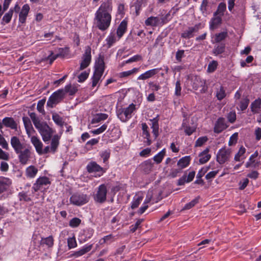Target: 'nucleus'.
Wrapping results in <instances>:
<instances>
[{
	"label": "nucleus",
	"mask_w": 261,
	"mask_h": 261,
	"mask_svg": "<svg viewBox=\"0 0 261 261\" xmlns=\"http://www.w3.org/2000/svg\"><path fill=\"white\" fill-rule=\"evenodd\" d=\"M112 10L111 0H105L95 13L94 20L96 26L101 31L106 30L111 21Z\"/></svg>",
	"instance_id": "nucleus-1"
},
{
	"label": "nucleus",
	"mask_w": 261,
	"mask_h": 261,
	"mask_svg": "<svg viewBox=\"0 0 261 261\" xmlns=\"http://www.w3.org/2000/svg\"><path fill=\"white\" fill-rule=\"evenodd\" d=\"M60 140V136L57 134L54 135L51 140L50 146H47L43 149V144L38 137L33 136L31 138V141L34 146L37 152L40 155L49 152L55 153L59 147Z\"/></svg>",
	"instance_id": "nucleus-2"
},
{
	"label": "nucleus",
	"mask_w": 261,
	"mask_h": 261,
	"mask_svg": "<svg viewBox=\"0 0 261 261\" xmlns=\"http://www.w3.org/2000/svg\"><path fill=\"white\" fill-rule=\"evenodd\" d=\"M29 116L35 127L38 129L42 136L43 141L44 142H46L49 140H51L54 136H53L54 133L53 129L49 126L46 122L41 121L35 113H30Z\"/></svg>",
	"instance_id": "nucleus-3"
},
{
	"label": "nucleus",
	"mask_w": 261,
	"mask_h": 261,
	"mask_svg": "<svg viewBox=\"0 0 261 261\" xmlns=\"http://www.w3.org/2000/svg\"><path fill=\"white\" fill-rule=\"evenodd\" d=\"M105 70V62L103 59L99 57L97 63L95 65V69L92 77L93 87H95L98 83Z\"/></svg>",
	"instance_id": "nucleus-4"
},
{
	"label": "nucleus",
	"mask_w": 261,
	"mask_h": 261,
	"mask_svg": "<svg viewBox=\"0 0 261 261\" xmlns=\"http://www.w3.org/2000/svg\"><path fill=\"white\" fill-rule=\"evenodd\" d=\"M65 91L63 89H59L55 92L49 97L47 102V106L53 108L56 105L60 102L64 98Z\"/></svg>",
	"instance_id": "nucleus-5"
},
{
	"label": "nucleus",
	"mask_w": 261,
	"mask_h": 261,
	"mask_svg": "<svg viewBox=\"0 0 261 261\" xmlns=\"http://www.w3.org/2000/svg\"><path fill=\"white\" fill-rule=\"evenodd\" d=\"M135 110V105L132 103L125 110H119L117 116L122 121L126 122L131 117V115Z\"/></svg>",
	"instance_id": "nucleus-6"
},
{
	"label": "nucleus",
	"mask_w": 261,
	"mask_h": 261,
	"mask_svg": "<svg viewBox=\"0 0 261 261\" xmlns=\"http://www.w3.org/2000/svg\"><path fill=\"white\" fill-rule=\"evenodd\" d=\"M192 86L195 90H199L201 93H204L207 90L205 81L198 76H195L192 79Z\"/></svg>",
	"instance_id": "nucleus-7"
},
{
	"label": "nucleus",
	"mask_w": 261,
	"mask_h": 261,
	"mask_svg": "<svg viewBox=\"0 0 261 261\" xmlns=\"http://www.w3.org/2000/svg\"><path fill=\"white\" fill-rule=\"evenodd\" d=\"M231 152L230 149H227L225 147L221 148L217 154V161L220 164L225 163L228 161Z\"/></svg>",
	"instance_id": "nucleus-8"
},
{
	"label": "nucleus",
	"mask_w": 261,
	"mask_h": 261,
	"mask_svg": "<svg viewBox=\"0 0 261 261\" xmlns=\"http://www.w3.org/2000/svg\"><path fill=\"white\" fill-rule=\"evenodd\" d=\"M89 199L86 194H75L70 197V200L73 204L80 206L87 203Z\"/></svg>",
	"instance_id": "nucleus-9"
},
{
	"label": "nucleus",
	"mask_w": 261,
	"mask_h": 261,
	"mask_svg": "<svg viewBox=\"0 0 261 261\" xmlns=\"http://www.w3.org/2000/svg\"><path fill=\"white\" fill-rule=\"evenodd\" d=\"M91 48L90 46L86 47L85 53L82 57V60L80 64V70H83L87 68L90 63L91 60Z\"/></svg>",
	"instance_id": "nucleus-10"
},
{
	"label": "nucleus",
	"mask_w": 261,
	"mask_h": 261,
	"mask_svg": "<svg viewBox=\"0 0 261 261\" xmlns=\"http://www.w3.org/2000/svg\"><path fill=\"white\" fill-rule=\"evenodd\" d=\"M18 154V160L21 164L26 165L31 158V151L30 149L24 148L16 152Z\"/></svg>",
	"instance_id": "nucleus-11"
},
{
	"label": "nucleus",
	"mask_w": 261,
	"mask_h": 261,
	"mask_svg": "<svg viewBox=\"0 0 261 261\" xmlns=\"http://www.w3.org/2000/svg\"><path fill=\"white\" fill-rule=\"evenodd\" d=\"M201 28V23L196 24L193 27H189L181 34V37L185 39L192 38L194 36V34L197 33Z\"/></svg>",
	"instance_id": "nucleus-12"
},
{
	"label": "nucleus",
	"mask_w": 261,
	"mask_h": 261,
	"mask_svg": "<svg viewBox=\"0 0 261 261\" xmlns=\"http://www.w3.org/2000/svg\"><path fill=\"white\" fill-rule=\"evenodd\" d=\"M107 190L105 185H100L97 191V192L94 197V200L98 203H102L106 200V196Z\"/></svg>",
	"instance_id": "nucleus-13"
},
{
	"label": "nucleus",
	"mask_w": 261,
	"mask_h": 261,
	"mask_svg": "<svg viewBox=\"0 0 261 261\" xmlns=\"http://www.w3.org/2000/svg\"><path fill=\"white\" fill-rule=\"evenodd\" d=\"M228 127V125L225 122V120L224 118L220 117L216 121L215 127L214 132L217 134L220 133L223 130L225 129Z\"/></svg>",
	"instance_id": "nucleus-14"
},
{
	"label": "nucleus",
	"mask_w": 261,
	"mask_h": 261,
	"mask_svg": "<svg viewBox=\"0 0 261 261\" xmlns=\"http://www.w3.org/2000/svg\"><path fill=\"white\" fill-rule=\"evenodd\" d=\"M10 143L15 152L19 151L21 149H23L24 148L23 144L21 143L20 139L17 136L11 137Z\"/></svg>",
	"instance_id": "nucleus-15"
},
{
	"label": "nucleus",
	"mask_w": 261,
	"mask_h": 261,
	"mask_svg": "<svg viewBox=\"0 0 261 261\" xmlns=\"http://www.w3.org/2000/svg\"><path fill=\"white\" fill-rule=\"evenodd\" d=\"M49 184H50V181L48 178L46 177H40L34 184L33 188L35 191H37L40 189L42 186L47 185Z\"/></svg>",
	"instance_id": "nucleus-16"
},
{
	"label": "nucleus",
	"mask_w": 261,
	"mask_h": 261,
	"mask_svg": "<svg viewBox=\"0 0 261 261\" xmlns=\"http://www.w3.org/2000/svg\"><path fill=\"white\" fill-rule=\"evenodd\" d=\"M87 170L89 173L93 172H103V168L95 162H90L87 166Z\"/></svg>",
	"instance_id": "nucleus-17"
},
{
	"label": "nucleus",
	"mask_w": 261,
	"mask_h": 261,
	"mask_svg": "<svg viewBox=\"0 0 261 261\" xmlns=\"http://www.w3.org/2000/svg\"><path fill=\"white\" fill-rule=\"evenodd\" d=\"M29 10H30V7L28 4H25V5H23V6L22 7V10H21V12H20L19 15V21L21 23H23L25 22L26 18L28 14Z\"/></svg>",
	"instance_id": "nucleus-18"
},
{
	"label": "nucleus",
	"mask_w": 261,
	"mask_h": 261,
	"mask_svg": "<svg viewBox=\"0 0 261 261\" xmlns=\"http://www.w3.org/2000/svg\"><path fill=\"white\" fill-rule=\"evenodd\" d=\"M152 167L153 164L150 160L145 161L140 165V169L146 174L151 171Z\"/></svg>",
	"instance_id": "nucleus-19"
},
{
	"label": "nucleus",
	"mask_w": 261,
	"mask_h": 261,
	"mask_svg": "<svg viewBox=\"0 0 261 261\" xmlns=\"http://www.w3.org/2000/svg\"><path fill=\"white\" fill-rule=\"evenodd\" d=\"M210 149L208 148H206L205 150H204L202 152H201L199 156L200 157L199 159V163L200 164H204L209 161L210 159L211 155L208 154V152Z\"/></svg>",
	"instance_id": "nucleus-20"
},
{
	"label": "nucleus",
	"mask_w": 261,
	"mask_h": 261,
	"mask_svg": "<svg viewBox=\"0 0 261 261\" xmlns=\"http://www.w3.org/2000/svg\"><path fill=\"white\" fill-rule=\"evenodd\" d=\"M150 120L152 122V125L151 128L152 129V133L154 137V139H155L159 136V119L158 117H156L152 119H150Z\"/></svg>",
	"instance_id": "nucleus-21"
},
{
	"label": "nucleus",
	"mask_w": 261,
	"mask_h": 261,
	"mask_svg": "<svg viewBox=\"0 0 261 261\" xmlns=\"http://www.w3.org/2000/svg\"><path fill=\"white\" fill-rule=\"evenodd\" d=\"M3 123L6 127H10L11 129H15L17 128V124L11 117H5L4 118Z\"/></svg>",
	"instance_id": "nucleus-22"
},
{
	"label": "nucleus",
	"mask_w": 261,
	"mask_h": 261,
	"mask_svg": "<svg viewBox=\"0 0 261 261\" xmlns=\"http://www.w3.org/2000/svg\"><path fill=\"white\" fill-rule=\"evenodd\" d=\"M182 127L184 128L185 133L188 135H191L195 131L196 127L195 125L190 126L187 124V120L184 119L182 124Z\"/></svg>",
	"instance_id": "nucleus-23"
},
{
	"label": "nucleus",
	"mask_w": 261,
	"mask_h": 261,
	"mask_svg": "<svg viewBox=\"0 0 261 261\" xmlns=\"http://www.w3.org/2000/svg\"><path fill=\"white\" fill-rule=\"evenodd\" d=\"M261 108V99L258 98L255 99L251 104L250 108L251 111L254 114H257L259 112V110Z\"/></svg>",
	"instance_id": "nucleus-24"
},
{
	"label": "nucleus",
	"mask_w": 261,
	"mask_h": 261,
	"mask_svg": "<svg viewBox=\"0 0 261 261\" xmlns=\"http://www.w3.org/2000/svg\"><path fill=\"white\" fill-rule=\"evenodd\" d=\"M127 24V21L123 20L119 24L117 30V34L119 38H120L126 32Z\"/></svg>",
	"instance_id": "nucleus-25"
},
{
	"label": "nucleus",
	"mask_w": 261,
	"mask_h": 261,
	"mask_svg": "<svg viewBox=\"0 0 261 261\" xmlns=\"http://www.w3.org/2000/svg\"><path fill=\"white\" fill-rule=\"evenodd\" d=\"M160 23V19L158 17L151 16L148 17L145 21L147 26L156 27Z\"/></svg>",
	"instance_id": "nucleus-26"
},
{
	"label": "nucleus",
	"mask_w": 261,
	"mask_h": 261,
	"mask_svg": "<svg viewBox=\"0 0 261 261\" xmlns=\"http://www.w3.org/2000/svg\"><path fill=\"white\" fill-rule=\"evenodd\" d=\"M158 73L157 69H153L148 71H147L145 73L141 74L138 78V80H146L149 79Z\"/></svg>",
	"instance_id": "nucleus-27"
},
{
	"label": "nucleus",
	"mask_w": 261,
	"mask_h": 261,
	"mask_svg": "<svg viewBox=\"0 0 261 261\" xmlns=\"http://www.w3.org/2000/svg\"><path fill=\"white\" fill-rule=\"evenodd\" d=\"M108 115L104 113L96 114L91 120V123L94 124L98 123L102 120H105L107 119Z\"/></svg>",
	"instance_id": "nucleus-28"
},
{
	"label": "nucleus",
	"mask_w": 261,
	"mask_h": 261,
	"mask_svg": "<svg viewBox=\"0 0 261 261\" xmlns=\"http://www.w3.org/2000/svg\"><path fill=\"white\" fill-rule=\"evenodd\" d=\"M222 18L221 16H217L213 18L210 22V29L214 30L218 27V26L221 23Z\"/></svg>",
	"instance_id": "nucleus-29"
},
{
	"label": "nucleus",
	"mask_w": 261,
	"mask_h": 261,
	"mask_svg": "<svg viewBox=\"0 0 261 261\" xmlns=\"http://www.w3.org/2000/svg\"><path fill=\"white\" fill-rule=\"evenodd\" d=\"M190 162V157L189 156H186L180 159L177 162V165L181 169L187 167Z\"/></svg>",
	"instance_id": "nucleus-30"
},
{
	"label": "nucleus",
	"mask_w": 261,
	"mask_h": 261,
	"mask_svg": "<svg viewBox=\"0 0 261 261\" xmlns=\"http://www.w3.org/2000/svg\"><path fill=\"white\" fill-rule=\"evenodd\" d=\"M26 175L30 178H33L38 172V169L34 166H30L26 169Z\"/></svg>",
	"instance_id": "nucleus-31"
},
{
	"label": "nucleus",
	"mask_w": 261,
	"mask_h": 261,
	"mask_svg": "<svg viewBox=\"0 0 261 261\" xmlns=\"http://www.w3.org/2000/svg\"><path fill=\"white\" fill-rule=\"evenodd\" d=\"M52 118L56 124L61 127L63 126L64 122L63 121L62 118L58 114L56 113H53Z\"/></svg>",
	"instance_id": "nucleus-32"
},
{
	"label": "nucleus",
	"mask_w": 261,
	"mask_h": 261,
	"mask_svg": "<svg viewBox=\"0 0 261 261\" xmlns=\"http://www.w3.org/2000/svg\"><path fill=\"white\" fill-rule=\"evenodd\" d=\"M206 171V169L202 168L198 172L196 177L197 179L194 182L195 184L201 185L204 184L203 180L201 179V177L204 175Z\"/></svg>",
	"instance_id": "nucleus-33"
},
{
	"label": "nucleus",
	"mask_w": 261,
	"mask_h": 261,
	"mask_svg": "<svg viewBox=\"0 0 261 261\" xmlns=\"http://www.w3.org/2000/svg\"><path fill=\"white\" fill-rule=\"evenodd\" d=\"M41 245L45 244L48 247H51L54 245V239L53 236H49L45 238H42L40 241Z\"/></svg>",
	"instance_id": "nucleus-34"
},
{
	"label": "nucleus",
	"mask_w": 261,
	"mask_h": 261,
	"mask_svg": "<svg viewBox=\"0 0 261 261\" xmlns=\"http://www.w3.org/2000/svg\"><path fill=\"white\" fill-rule=\"evenodd\" d=\"M225 44L221 43L217 46H215L214 49L213 50V54L215 55H218L223 53L225 51Z\"/></svg>",
	"instance_id": "nucleus-35"
},
{
	"label": "nucleus",
	"mask_w": 261,
	"mask_h": 261,
	"mask_svg": "<svg viewBox=\"0 0 261 261\" xmlns=\"http://www.w3.org/2000/svg\"><path fill=\"white\" fill-rule=\"evenodd\" d=\"M63 91H65V94L68 93L69 95H73L77 92V89L75 87L69 84L65 87Z\"/></svg>",
	"instance_id": "nucleus-36"
},
{
	"label": "nucleus",
	"mask_w": 261,
	"mask_h": 261,
	"mask_svg": "<svg viewBox=\"0 0 261 261\" xmlns=\"http://www.w3.org/2000/svg\"><path fill=\"white\" fill-rule=\"evenodd\" d=\"M165 149H163L159 153H158L156 155H155L153 158L154 161L156 164H160L163 160L164 156L165 155Z\"/></svg>",
	"instance_id": "nucleus-37"
},
{
	"label": "nucleus",
	"mask_w": 261,
	"mask_h": 261,
	"mask_svg": "<svg viewBox=\"0 0 261 261\" xmlns=\"http://www.w3.org/2000/svg\"><path fill=\"white\" fill-rule=\"evenodd\" d=\"M226 4L224 3H221L219 4L217 10L215 13V16L220 15L222 16L224 14V11L226 10Z\"/></svg>",
	"instance_id": "nucleus-38"
},
{
	"label": "nucleus",
	"mask_w": 261,
	"mask_h": 261,
	"mask_svg": "<svg viewBox=\"0 0 261 261\" xmlns=\"http://www.w3.org/2000/svg\"><path fill=\"white\" fill-rule=\"evenodd\" d=\"M228 36L227 32H223L215 35V41L218 43L224 40Z\"/></svg>",
	"instance_id": "nucleus-39"
},
{
	"label": "nucleus",
	"mask_w": 261,
	"mask_h": 261,
	"mask_svg": "<svg viewBox=\"0 0 261 261\" xmlns=\"http://www.w3.org/2000/svg\"><path fill=\"white\" fill-rule=\"evenodd\" d=\"M249 99L247 97L243 98L241 99L240 102L239 106L240 109L242 111H243L247 109L249 103Z\"/></svg>",
	"instance_id": "nucleus-40"
},
{
	"label": "nucleus",
	"mask_w": 261,
	"mask_h": 261,
	"mask_svg": "<svg viewBox=\"0 0 261 261\" xmlns=\"http://www.w3.org/2000/svg\"><path fill=\"white\" fill-rule=\"evenodd\" d=\"M13 14V9H10V10L6 13L4 16L3 17L2 20L5 23H8L10 22L12 15Z\"/></svg>",
	"instance_id": "nucleus-41"
},
{
	"label": "nucleus",
	"mask_w": 261,
	"mask_h": 261,
	"mask_svg": "<svg viewBox=\"0 0 261 261\" xmlns=\"http://www.w3.org/2000/svg\"><path fill=\"white\" fill-rule=\"evenodd\" d=\"M22 120L24 123L25 130H28L29 129H33V131L35 132V130L34 129L33 127L32 126L31 121L29 117H23Z\"/></svg>",
	"instance_id": "nucleus-42"
},
{
	"label": "nucleus",
	"mask_w": 261,
	"mask_h": 261,
	"mask_svg": "<svg viewBox=\"0 0 261 261\" xmlns=\"http://www.w3.org/2000/svg\"><path fill=\"white\" fill-rule=\"evenodd\" d=\"M92 245H90L85 247H84L80 250L75 252V255L77 256H81L86 253L89 252L92 249Z\"/></svg>",
	"instance_id": "nucleus-43"
},
{
	"label": "nucleus",
	"mask_w": 261,
	"mask_h": 261,
	"mask_svg": "<svg viewBox=\"0 0 261 261\" xmlns=\"http://www.w3.org/2000/svg\"><path fill=\"white\" fill-rule=\"evenodd\" d=\"M7 179H0V193L6 191L9 187Z\"/></svg>",
	"instance_id": "nucleus-44"
},
{
	"label": "nucleus",
	"mask_w": 261,
	"mask_h": 261,
	"mask_svg": "<svg viewBox=\"0 0 261 261\" xmlns=\"http://www.w3.org/2000/svg\"><path fill=\"white\" fill-rule=\"evenodd\" d=\"M226 96L225 91L224 88L221 86L219 89H218L216 93V97L219 100L223 99Z\"/></svg>",
	"instance_id": "nucleus-45"
},
{
	"label": "nucleus",
	"mask_w": 261,
	"mask_h": 261,
	"mask_svg": "<svg viewBox=\"0 0 261 261\" xmlns=\"http://www.w3.org/2000/svg\"><path fill=\"white\" fill-rule=\"evenodd\" d=\"M199 197L196 198L189 203L186 204L185 206L182 208V210L184 211L186 210H189L194 206L198 202Z\"/></svg>",
	"instance_id": "nucleus-46"
},
{
	"label": "nucleus",
	"mask_w": 261,
	"mask_h": 261,
	"mask_svg": "<svg viewBox=\"0 0 261 261\" xmlns=\"http://www.w3.org/2000/svg\"><path fill=\"white\" fill-rule=\"evenodd\" d=\"M81 220L80 219H79V218H76V217H75V218H73L72 219H71L70 221H69V226H71V227H77L78 226H79V225L81 224Z\"/></svg>",
	"instance_id": "nucleus-47"
},
{
	"label": "nucleus",
	"mask_w": 261,
	"mask_h": 261,
	"mask_svg": "<svg viewBox=\"0 0 261 261\" xmlns=\"http://www.w3.org/2000/svg\"><path fill=\"white\" fill-rule=\"evenodd\" d=\"M138 70H139L138 68H134L131 70L122 72L120 73V77H124L132 75V74L138 72Z\"/></svg>",
	"instance_id": "nucleus-48"
},
{
	"label": "nucleus",
	"mask_w": 261,
	"mask_h": 261,
	"mask_svg": "<svg viewBox=\"0 0 261 261\" xmlns=\"http://www.w3.org/2000/svg\"><path fill=\"white\" fill-rule=\"evenodd\" d=\"M45 102V99H43L39 100L37 103V110L42 114H44V110L43 109V106Z\"/></svg>",
	"instance_id": "nucleus-49"
},
{
	"label": "nucleus",
	"mask_w": 261,
	"mask_h": 261,
	"mask_svg": "<svg viewBox=\"0 0 261 261\" xmlns=\"http://www.w3.org/2000/svg\"><path fill=\"white\" fill-rule=\"evenodd\" d=\"M260 164V161L256 162L254 160H252L251 161H249V162H248L246 164V167L247 168H249V167H251L256 168L259 167Z\"/></svg>",
	"instance_id": "nucleus-50"
},
{
	"label": "nucleus",
	"mask_w": 261,
	"mask_h": 261,
	"mask_svg": "<svg viewBox=\"0 0 261 261\" xmlns=\"http://www.w3.org/2000/svg\"><path fill=\"white\" fill-rule=\"evenodd\" d=\"M217 62L213 61L208 65L207 71L210 72H214L217 68Z\"/></svg>",
	"instance_id": "nucleus-51"
},
{
	"label": "nucleus",
	"mask_w": 261,
	"mask_h": 261,
	"mask_svg": "<svg viewBox=\"0 0 261 261\" xmlns=\"http://www.w3.org/2000/svg\"><path fill=\"white\" fill-rule=\"evenodd\" d=\"M249 183V179L247 178L243 179L239 183V190H244L248 185Z\"/></svg>",
	"instance_id": "nucleus-52"
},
{
	"label": "nucleus",
	"mask_w": 261,
	"mask_h": 261,
	"mask_svg": "<svg viewBox=\"0 0 261 261\" xmlns=\"http://www.w3.org/2000/svg\"><path fill=\"white\" fill-rule=\"evenodd\" d=\"M208 139L206 137H202L199 138L195 143V146H201L204 144L207 141Z\"/></svg>",
	"instance_id": "nucleus-53"
},
{
	"label": "nucleus",
	"mask_w": 261,
	"mask_h": 261,
	"mask_svg": "<svg viewBox=\"0 0 261 261\" xmlns=\"http://www.w3.org/2000/svg\"><path fill=\"white\" fill-rule=\"evenodd\" d=\"M245 151L246 149L243 147H241L240 148L239 152L236 154L234 156V160L236 161H240V157L245 153Z\"/></svg>",
	"instance_id": "nucleus-54"
},
{
	"label": "nucleus",
	"mask_w": 261,
	"mask_h": 261,
	"mask_svg": "<svg viewBox=\"0 0 261 261\" xmlns=\"http://www.w3.org/2000/svg\"><path fill=\"white\" fill-rule=\"evenodd\" d=\"M227 118L229 122L233 123L236 120V114L234 112H230L227 116Z\"/></svg>",
	"instance_id": "nucleus-55"
},
{
	"label": "nucleus",
	"mask_w": 261,
	"mask_h": 261,
	"mask_svg": "<svg viewBox=\"0 0 261 261\" xmlns=\"http://www.w3.org/2000/svg\"><path fill=\"white\" fill-rule=\"evenodd\" d=\"M142 60V57L140 55H135L132 57L131 58L129 59L128 60L125 61L124 64H128L129 63H132L133 62H137L140 60Z\"/></svg>",
	"instance_id": "nucleus-56"
},
{
	"label": "nucleus",
	"mask_w": 261,
	"mask_h": 261,
	"mask_svg": "<svg viewBox=\"0 0 261 261\" xmlns=\"http://www.w3.org/2000/svg\"><path fill=\"white\" fill-rule=\"evenodd\" d=\"M107 125L106 124H105L102 125L99 128L92 130V133L93 134H95V135L100 134L102 133V132H103L107 129Z\"/></svg>",
	"instance_id": "nucleus-57"
},
{
	"label": "nucleus",
	"mask_w": 261,
	"mask_h": 261,
	"mask_svg": "<svg viewBox=\"0 0 261 261\" xmlns=\"http://www.w3.org/2000/svg\"><path fill=\"white\" fill-rule=\"evenodd\" d=\"M238 133H234L230 137L228 142V145L229 146H231L233 144H234L237 143L238 140Z\"/></svg>",
	"instance_id": "nucleus-58"
},
{
	"label": "nucleus",
	"mask_w": 261,
	"mask_h": 261,
	"mask_svg": "<svg viewBox=\"0 0 261 261\" xmlns=\"http://www.w3.org/2000/svg\"><path fill=\"white\" fill-rule=\"evenodd\" d=\"M68 247L71 249L76 246V242L74 238H70L67 240Z\"/></svg>",
	"instance_id": "nucleus-59"
},
{
	"label": "nucleus",
	"mask_w": 261,
	"mask_h": 261,
	"mask_svg": "<svg viewBox=\"0 0 261 261\" xmlns=\"http://www.w3.org/2000/svg\"><path fill=\"white\" fill-rule=\"evenodd\" d=\"M143 197L142 196L138 197L133 203L131 205L132 209H135L138 207L141 201L142 200Z\"/></svg>",
	"instance_id": "nucleus-60"
},
{
	"label": "nucleus",
	"mask_w": 261,
	"mask_h": 261,
	"mask_svg": "<svg viewBox=\"0 0 261 261\" xmlns=\"http://www.w3.org/2000/svg\"><path fill=\"white\" fill-rule=\"evenodd\" d=\"M9 159V154L8 152H5L0 148V159L8 161Z\"/></svg>",
	"instance_id": "nucleus-61"
},
{
	"label": "nucleus",
	"mask_w": 261,
	"mask_h": 261,
	"mask_svg": "<svg viewBox=\"0 0 261 261\" xmlns=\"http://www.w3.org/2000/svg\"><path fill=\"white\" fill-rule=\"evenodd\" d=\"M181 90L180 82L179 81H177L175 84V94L177 96H180L181 95Z\"/></svg>",
	"instance_id": "nucleus-62"
},
{
	"label": "nucleus",
	"mask_w": 261,
	"mask_h": 261,
	"mask_svg": "<svg viewBox=\"0 0 261 261\" xmlns=\"http://www.w3.org/2000/svg\"><path fill=\"white\" fill-rule=\"evenodd\" d=\"M142 136L144 139H146V141H145L144 142L146 143L147 145H150L151 144V141L150 139V136L149 131L142 133Z\"/></svg>",
	"instance_id": "nucleus-63"
},
{
	"label": "nucleus",
	"mask_w": 261,
	"mask_h": 261,
	"mask_svg": "<svg viewBox=\"0 0 261 261\" xmlns=\"http://www.w3.org/2000/svg\"><path fill=\"white\" fill-rule=\"evenodd\" d=\"M89 73L87 72L86 71H84L82 72L78 76L79 78V82H83L85 81L87 77H88Z\"/></svg>",
	"instance_id": "nucleus-64"
}]
</instances>
